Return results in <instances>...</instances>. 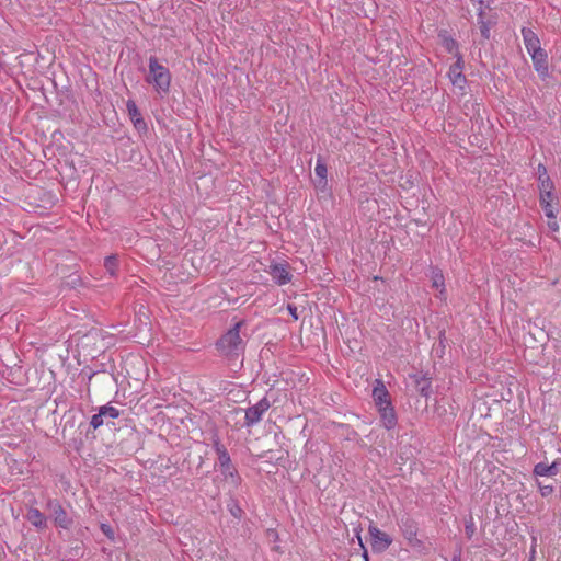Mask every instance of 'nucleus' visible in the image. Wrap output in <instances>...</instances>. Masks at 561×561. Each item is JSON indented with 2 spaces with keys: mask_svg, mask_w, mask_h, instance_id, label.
<instances>
[{
  "mask_svg": "<svg viewBox=\"0 0 561 561\" xmlns=\"http://www.w3.org/2000/svg\"><path fill=\"white\" fill-rule=\"evenodd\" d=\"M243 325L244 321H238L216 342V348L221 356L232 359L243 354L245 342L240 336V330Z\"/></svg>",
  "mask_w": 561,
  "mask_h": 561,
  "instance_id": "nucleus-1",
  "label": "nucleus"
},
{
  "mask_svg": "<svg viewBox=\"0 0 561 561\" xmlns=\"http://www.w3.org/2000/svg\"><path fill=\"white\" fill-rule=\"evenodd\" d=\"M213 448L218 457L220 473L222 474L224 480L232 488H239L242 479L237 468L233 466L226 446L217 435L213 437Z\"/></svg>",
  "mask_w": 561,
  "mask_h": 561,
  "instance_id": "nucleus-2",
  "label": "nucleus"
},
{
  "mask_svg": "<svg viewBox=\"0 0 561 561\" xmlns=\"http://www.w3.org/2000/svg\"><path fill=\"white\" fill-rule=\"evenodd\" d=\"M149 75L146 81L151 84L158 93H168L171 84V73L167 67L159 64L156 56L149 58Z\"/></svg>",
  "mask_w": 561,
  "mask_h": 561,
  "instance_id": "nucleus-3",
  "label": "nucleus"
},
{
  "mask_svg": "<svg viewBox=\"0 0 561 561\" xmlns=\"http://www.w3.org/2000/svg\"><path fill=\"white\" fill-rule=\"evenodd\" d=\"M491 3L492 0H485L481 2V4L474 5L477 10L478 25L483 39L490 38L491 27L496 24V16L492 13Z\"/></svg>",
  "mask_w": 561,
  "mask_h": 561,
  "instance_id": "nucleus-4",
  "label": "nucleus"
},
{
  "mask_svg": "<svg viewBox=\"0 0 561 561\" xmlns=\"http://www.w3.org/2000/svg\"><path fill=\"white\" fill-rule=\"evenodd\" d=\"M271 408V402L266 397H263L257 403L244 410V427H253L261 422L263 415Z\"/></svg>",
  "mask_w": 561,
  "mask_h": 561,
  "instance_id": "nucleus-5",
  "label": "nucleus"
},
{
  "mask_svg": "<svg viewBox=\"0 0 561 561\" xmlns=\"http://www.w3.org/2000/svg\"><path fill=\"white\" fill-rule=\"evenodd\" d=\"M46 508L50 511V515L57 527L62 529H70L73 525V519L67 514L58 500L49 499L46 502Z\"/></svg>",
  "mask_w": 561,
  "mask_h": 561,
  "instance_id": "nucleus-6",
  "label": "nucleus"
},
{
  "mask_svg": "<svg viewBox=\"0 0 561 561\" xmlns=\"http://www.w3.org/2000/svg\"><path fill=\"white\" fill-rule=\"evenodd\" d=\"M398 525L410 547L415 549L423 547V541L417 538V523L413 518L409 516L402 517Z\"/></svg>",
  "mask_w": 561,
  "mask_h": 561,
  "instance_id": "nucleus-7",
  "label": "nucleus"
},
{
  "mask_svg": "<svg viewBox=\"0 0 561 561\" xmlns=\"http://www.w3.org/2000/svg\"><path fill=\"white\" fill-rule=\"evenodd\" d=\"M273 282L278 286H284L291 282L290 265L287 262H272L266 270Z\"/></svg>",
  "mask_w": 561,
  "mask_h": 561,
  "instance_id": "nucleus-8",
  "label": "nucleus"
},
{
  "mask_svg": "<svg viewBox=\"0 0 561 561\" xmlns=\"http://www.w3.org/2000/svg\"><path fill=\"white\" fill-rule=\"evenodd\" d=\"M370 536L371 550L375 553L386 551L392 543V538L386 533L381 531L377 526L370 524L368 527Z\"/></svg>",
  "mask_w": 561,
  "mask_h": 561,
  "instance_id": "nucleus-9",
  "label": "nucleus"
},
{
  "mask_svg": "<svg viewBox=\"0 0 561 561\" xmlns=\"http://www.w3.org/2000/svg\"><path fill=\"white\" fill-rule=\"evenodd\" d=\"M456 58L457 60L449 67L448 78L453 85L463 90L467 83V79L462 73L465 62L460 53L456 54Z\"/></svg>",
  "mask_w": 561,
  "mask_h": 561,
  "instance_id": "nucleus-10",
  "label": "nucleus"
},
{
  "mask_svg": "<svg viewBox=\"0 0 561 561\" xmlns=\"http://www.w3.org/2000/svg\"><path fill=\"white\" fill-rule=\"evenodd\" d=\"M119 415H121V412L117 408H115L111 404H105V405H102L99 408V412L96 414L92 415L90 425L94 430H98L99 427H101L104 424L106 419L114 420V419L119 417Z\"/></svg>",
  "mask_w": 561,
  "mask_h": 561,
  "instance_id": "nucleus-11",
  "label": "nucleus"
},
{
  "mask_svg": "<svg viewBox=\"0 0 561 561\" xmlns=\"http://www.w3.org/2000/svg\"><path fill=\"white\" fill-rule=\"evenodd\" d=\"M371 397L377 409L392 404L390 393L381 379L375 380Z\"/></svg>",
  "mask_w": 561,
  "mask_h": 561,
  "instance_id": "nucleus-12",
  "label": "nucleus"
},
{
  "mask_svg": "<svg viewBox=\"0 0 561 561\" xmlns=\"http://www.w3.org/2000/svg\"><path fill=\"white\" fill-rule=\"evenodd\" d=\"M533 65L541 79L549 77L548 54L545 49H540L529 54Z\"/></svg>",
  "mask_w": 561,
  "mask_h": 561,
  "instance_id": "nucleus-13",
  "label": "nucleus"
},
{
  "mask_svg": "<svg viewBox=\"0 0 561 561\" xmlns=\"http://www.w3.org/2000/svg\"><path fill=\"white\" fill-rule=\"evenodd\" d=\"M561 467V459H556L552 463L538 462L534 466L533 474L535 477H554L559 473Z\"/></svg>",
  "mask_w": 561,
  "mask_h": 561,
  "instance_id": "nucleus-14",
  "label": "nucleus"
},
{
  "mask_svg": "<svg viewBox=\"0 0 561 561\" xmlns=\"http://www.w3.org/2000/svg\"><path fill=\"white\" fill-rule=\"evenodd\" d=\"M380 421L386 430H393L398 424L397 413L394 411L393 404H389L382 408L377 409Z\"/></svg>",
  "mask_w": 561,
  "mask_h": 561,
  "instance_id": "nucleus-15",
  "label": "nucleus"
},
{
  "mask_svg": "<svg viewBox=\"0 0 561 561\" xmlns=\"http://www.w3.org/2000/svg\"><path fill=\"white\" fill-rule=\"evenodd\" d=\"M522 36L528 54L542 49L537 34L529 27L522 28Z\"/></svg>",
  "mask_w": 561,
  "mask_h": 561,
  "instance_id": "nucleus-16",
  "label": "nucleus"
},
{
  "mask_svg": "<svg viewBox=\"0 0 561 561\" xmlns=\"http://www.w3.org/2000/svg\"><path fill=\"white\" fill-rule=\"evenodd\" d=\"M25 518L37 529L43 530L47 527V517L36 507H30Z\"/></svg>",
  "mask_w": 561,
  "mask_h": 561,
  "instance_id": "nucleus-17",
  "label": "nucleus"
},
{
  "mask_svg": "<svg viewBox=\"0 0 561 561\" xmlns=\"http://www.w3.org/2000/svg\"><path fill=\"white\" fill-rule=\"evenodd\" d=\"M432 286L439 289L440 293L445 291V278L439 268H433L431 273Z\"/></svg>",
  "mask_w": 561,
  "mask_h": 561,
  "instance_id": "nucleus-18",
  "label": "nucleus"
},
{
  "mask_svg": "<svg viewBox=\"0 0 561 561\" xmlns=\"http://www.w3.org/2000/svg\"><path fill=\"white\" fill-rule=\"evenodd\" d=\"M327 173L328 169L327 165L321 162L320 160H317L316 167H314V174L317 178H319L318 186H325L327 185Z\"/></svg>",
  "mask_w": 561,
  "mask_h": 561,
  "instance_id": "nucleus-19",
  "label": "nucleus"
},
{
  "mask_svg": "<svg viewBox=\"0 0 561 561\" xmlns=\"http://www.w3.org/2000/svg\"><path fill=\"white\" fill-rule=\"evenodd\" d=\"M117 266H118V257L116 255H110V256L105 257L104 267L111 276L116 275Z\"/></svg>",
  "mask_w": 561,
  "mask_h": 561,
  "instance_id": "nucleus-20",
  "label": "nucleus"
},
{
  "mask_svg": "<svg viewBox=\"0 0 561 561\" xmlns=\"http://www.w3.org/2000/svg\"><path fill=\"white\" fill-rule=\"evenodd\" d=\"M417 390L421 396L427 398L431 393V380L425 376L421 377L417 381Z\"/></svg>",
  "mask_w": 561,
  "mask_h": 561,
  "instance_id": "nucleus-21",
  "label": "nucleus"
},
{
  "mask_svg": "<svg viewBox=\"0 0 561 561\" xmlns=\"http://www.w3.org/2000/svg\"><path fill=\"white\" fill-rule=\"evenodd\" d=\"M126 107H127L128 114L130 115L131 119L135 122V124H137V122L140 121V113L138 111L136 103L134 101L129 100L126 104Z\"/></svg>",
  "mask_w": 561,
  "mask_h": 561,
  "instance_id": "nucleus-22",
  "label": "nucleus"
},
{
  "mask_svg": "<svg viewBox=\"0 0 561 561\" xmlns=\"http://www.w3.org/2000/svg\"><path fill=\"white\" fill-rule=\"evenodd\" d=\"M538 182H539L538 187H539L540 192L553 191L554 190V184L551 181L550 176L539 178Z\"/></svg>",
  "mask_w": 561,
  "mask_h": 561,
  "instance_id": "nucleus-23",
  "label": "nucleus"
},
{
  "mask_svg": "<svg viewBox=\"0 0 561 561\" xmlns=\"http://www.w3.org/2000/svg\"><path fill=\"white\" fill-rule=\"evenodd\" d=\"M465 533L469 539H471L476 533V524L471 516L465 522Z\"/></svg>",
  "mask_w": 561,
  "mask_h": 561,
  "instance_id": "nucleus-24",
  "label": "nucleus"
},
{
  "mask_svg": "<svg viewBox=\"0 0 561 561\" xmlns=\"http://www.w3.org/2000/svg\"><path fill=\"white\" fill-rule=\"evenodd\" d=\"M444 46H445V48H446V50H447L448 53H455V55H456L457 53H459V51H458V44H457V42H456L454 38H451V37H446V38L444 39Z\"/></svg>",
  "mask_w": 561,
  "mask_h": 561,
  "instance_id": "nucleus-25",
  "label": "nucleus"
},
{
  "mask_svg": "<svg viewBox=\"0 0 561 561\" xmlns=\"http://www.w3.org/2000/svg\"><path fill=\"white\" fill-rule=\"evenodd\" d=\"M228 508H229V512L231 513V515L234 516L236 518L242 517L243 510L239 506V504L237 502H232L231 504H229Z\"/></svg>",
  "mask_w": 561,
  "mask_h": 561,
  "instance_id": "nucleus-26",
  "label": "nucleus"
},
{
  "mask_svg": "<svg viewBox=\"0 0 561 561\" xmlns=\"http://www.w3.org/2000/svg\"><path fill=\"white\" fill-rule=\"evenodd\" d=\"M540 205L542 207V210H543L546 217L548 219H554L556 213H554V208L552 206V203L540 204Z\"/></svg>",
  "mask_w": 561,
  "mask_h": 561,
  "instance_id": "nucleus-27",
  "label": "nucleus"
},
{
  "mask_svg": "<svg viewBox=\"0 0 561 561\" xmlns=\"http://www.w3.org/2000/svg\"><path fill=\"white\" fill-rule=\"evenodd\" d=\"M541 496L547 497L553 493L552 485H543L541 482H537Z\"/></svg>",
  "mask_w": 561,
  "mask_h": 561,
  "instance_id": "nucleus-28",
  "label": "nucleus"
},
{
  "mask_svg": "<svg viewBox=\"0 0 561 561\" xmlns=\"http://www.w3.org/2000/svg\"><path fill=\"white\" fill-rule=\"evenodd\" d=\"M553 191L540 192V204L552 203Z\"/></svg>",
  "mask_w": 561,
  "mask_h": 561,
  "instance_id": "nucleus-29",
  "label": "nucleus"
},
{
  "mask_svg": "<svg viewBox=\"0 0 561 561\" xmlns=\"http://www.w3.org/2000/svg\"><path fill=\"white\" fill-rule=\"evenodd\" d=\"M102 533L108 538V539H114V530L113 528L111 527V525L108 524H101L100 526Z\"/></svg>",
  "mask_w": 561,
  "mask_h": 561,
  "instance_id": "nucleus-30",
  "label": "nucleus"
},
{
  "mask_svg": "<svg viewBox=\"0 0 561 561\" xmlns=\"http://www.w3.org/2000/svg\"><path fill=\"white\" fill-rule=\"evenodd\" d=\"M547 225H548V228L550 229V231H552V232L559 231V224L557 222L556 218L549 219Z\"/></svg>",
  "mask_w": 561,
  "mask_h": 561,
  "instance_id": "nucleus-31",
  "label": "nucleus"
},
{
  "mask_svg": "<svg viewBox=\"0 0 561 561\" xmlns=\"http://www.w3.org/2000/svg\"><path fill=\"white\" fill-rule=\"evenodd\" d=\"M356 537L358 539V543L359 546L363 548L364 552H363V559H365V561H368V552L367 550L365 549V546L363 543V540H362V537H360V534L359 531L356 533Z\"/></svg>",
  "mask_w": 561,
  "mask_h": 561,
  "instance_id": "nucleus-32",
  "label": "nucleus"
},
{
  "mask_svg": "<svg viewBox=\"0 0 561 561\" xmlns=\"http://www.w3.org/2000/svg\"><path fill=\"white\" fill-rule=\"evenodd\" d=\"M537 172H538V179L543 178V176H549L548 172H547V168L542 163L538 164Z\"/></svg>",
  "mask_w": 561,
  "mask_h": 561,
  "instance_id": "nucleus-33",
  "label": "nucleus"
},
{
  "mask_svg": "<svg viewBox=\"0 0 561 561\" xmlns=\"http://www.w3.org/2000/svg\"><path fill=\"white\" fill-rule=\"evenodd\" d=\"M536 541H537L536 537H533V546H531V550H530V554H531L530 558L531 559L534 558V554L536 552V550H535L536 549Z\"/></svg>",
  "mask_w": 561,
  "mask_h": 561,
  "instance_id": "nucleus-34",
  "label": "nucleus"
},
{
  "mask_svg": "<svg viewBox=\"0 0 561 561\" xmlns=\"http://www.w3.org/2000/svg\"><path fill=\"white\" fill-rule=\"evenodd\" d=\"M451 561H461V556L460 553L458 554H454L453 558H451Z\"/></svg>",
  "mask_w": 561,
  "mask_h": 561,
  "instance_id": "nucleus-35",
  "label": "nucleus"
},
{
  "mask_svg": "<svg viewBox=\"0 0 561 561\" xmlns=\"http://www.w3.org/2000/svg\"><path fill=\"white\" fill-rule=\"evenodd\" d=\"M289 310H290V313L293 314V317H294L295 319H297L296 308H291V307H289Z\"/></svg>",
  "mask_w": 561,
  "mask_h": 561,
  "instance_id": "nucleus-36",
  "label": "nucleus"
}]
</instances>
